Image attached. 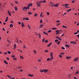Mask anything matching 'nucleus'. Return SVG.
<instances>
[{
    "instance_id": "6",
    "label": "nucleus",
    "mask_w": 79,
    "mask_h": 79,
    "mask_svg": "<svg viewBox=\"0 0 79 79\" xmlns=\"http://www.w3.org/2000/svg\"><path fill=\"white\" fill-rule=\"evenodd\" d=\"M79 60L78 58H76L74 59V61H77V60Z\"/></svg>"
},
{
    "instance_id": "4",
    "label": "nucleus",
    "mask_w": 79,
    "mask_h": 79,
    "mask_svg": "<svg viewBox=\"0 0 79 79\" xmlns=\"http://www.w3.org/2000/svg\"><path fill=\"white\" fill-rule=\"evenodd\" d=\"M24 19H25V20H27V21H28L29 20V18H25L23 19V21H24Z\"/></svg>"
},
{
    "instance_id": "59",
    "label": "nucleus",
    "mask_w": 79,
    "mask_h": 79,
    "mask_svg": "<svg viewBox=\"0 0 79 79\" xmlns=\"http://www.w3.org/2000/svg\"><path fill=\"white\" fill-rule=\"evenodd\" d=\"M77 37L78 38H79V34L76 35Z\"/></svg>"
},
{
    "instance_id": "46",
    "label": "nucleus",
    "mask_w": 79,
    "mask_h": 79,
    "mask_svg": "<svg viewBox=\"0 0 79 79\" xmlns=\"http://www.w3.org/2000/svg\"><path fill=\"white\" fill-rule=\"evenodd\" d=\"M43 3H46V1L44 0L43 1Z\"/></svg>"
},
{
    "instance_id": "11",
    "label": "nucleus",
    "mask_w": 79,
    "mask_h": 79,
    "mask_svg": "<svg viewBox=\"0 0 79 79\" xmlns=\"http://www.w3.org/2000/svg\"><path fill=\"white\" fill-rule=\"evenodd\" d=\"M52 44V43L51 42L49 44L47 45V47H49L50 45H51V44Z\"/></svg>"
},
{
    "instance_id": "20",
    "label": "nucleus",
    "mask_w": 79,
    "mask_h": 79,
    "mask_svg": "<svg viewBox=\"0 0 79 79\" xmlns=\"http://www.w3.org/2000/svg\"><path fill=\"white\" fill-rule=\"evenodd\" d=\"M43 33H44V34H46V35H48V33H46L45 31H44Z\"/></svg>"
},
{
    "instance_id": "50",
    "label": "nucleus",
    "mask_w": 79,
    "mask_h": 79,
    "mask_svg": "<svg viewBox=\"0 0 79 79\" xmlns=\"http://www.w3.org/2000/svg\"><path fill=\"white\" fill-rule=\"evenodd\" d=\"M28 27L29 28V29H31V27H30V25H28Z\"/></svg>"
},
{
    "instance_id": "51",
    "label": "nucleus",
    "mask_w": 79,
    "mask_h": 79,
    "mask_svg": "<svg viewBox=\"0 0 79 79\" xmlns=\"http://www.w3.org/2000/svg\"><path fill=\"white\" fill-rule=\"evenodd\" d=\"M79 72L78 71H77V72H76V74H78V73H79Z\"/></svg>"
},
{
    "instance_id": "47",
    "label": "nucleus",
    "mask_w": 79,
    "mask_h": 79,
    "mask_svg": "<svg viewBox=\"0 0 79 79\" xmlns=\"http://www.w3.org/2000/svg\"><path fill=\"white\" fill-rule=\"evenodd\" d=\"M62 49H63V50H64V49H65V48H64V47H62L61 48Z\"/></svg>"
},
{
    "instance_id": "7",
    "label": "nucleus",
    "mask_w": 79,
    "mask_h": 79,
    "mask_svg": "<svg viewBox=\"0 0 79 79\" xmlns=\"http://www.w3.org/2000/svg\"><path fill=\"white\" fill-rule=\"evenodd\" d=\"M56 35H57V34H59V32H60V31L59 30H56Z\"/></svg>"
},
{
    "instance_id": "57",
    "label": "nucleus",
    "mask_w": 79,
    "mask_h": 79,
    "mask_svg": "<svg viewBox=\"0 0 79 79\" xmlns=\"http://www.w3.org/2000/svg\"><path fill=\"white\" fill-rule=\"evenodd\" d=\"M26 48V47L25 45H24L23 46V48Z\"/></svg>"
},
{
    "instance_id": "24",
    "label": "nucleus",
    "mask_w": 79,
    "mask_h": 79,
    "mask_svg": "<svg viewBox=\"0 0 79 79\" xmlns=\"http://www.w3.org/2000/svg\"><path fill=\"white\" fill-rule=\"evenodd\" d=\"M7 76L8 77H9V78H11V77L9 75H7Z\"/></svg>"
},
{
    "instance_id": "44",
    "label": "nucleus",
    "mask_w": 79,
    "mask_h": 79,
    "mask_svg": "<svg viewBox=\"0 0 79 79\" xmlns=\"http://www.w3.org/2000/svg\"><path fill=\"white\" fill-rule=\"evenodd\" d=\"M60 21L58 20L56 22V23H60Z\"/></svg>"
},
{
    "instance_id": "26",
    "label": "nucleus",
    "mask_w": 79,
    "mask_h": 79,
    "mask_svg": "<svg viewBox=\"0 0 79 79\" xmlns=\"http://www.w3.org/2000/svg\"><path fill=\"white\" fill-rule=\"evenodd\" d=\"M28 76H30V77H32L33 76V75H31L29 74L28 75Z\"/></svg>"
},
{
    "instance_id": "32",
    "label": "nucleus",
    "mask_w": 79,
    "mask_h": 79,
    "mask_svg": "<svg viewBox=\"0 0 79 79\" xmlns=\"http://www.w3.org/2000/svg\"><path fill=\"white\" fill-rule=\"evenodd\" d=\"M59 57H60V58H62V55H59Z\"/></svg>"
},
{
    "instance_id": "43",
    "label": "nucleus",
    "mask_w": 79,
    "mask_h": 79,
    "mask_svg": "<svg viewBox=\"0 0 79 79\" xmlns=\"http://www.w3.org/2000/svg\"><path fill=\"white\" fill-rule=\"evenodd\" d=\"M63 27H64V28H67V27L64 26H62Z\"/></svg>"
},
{
    "instance_id": "3",
    "label": "nucleus",
    "mask_w": 79,
    "mask_h": 79,
    "mask_svg": "<svg viewBox=\"0 0 79 79\" xmlns=\"http://www.w3.org/2000/svg\"><path fill=\"white\" fill-rule=\"evenodd\" d=\"M50 54V56H51V57L52 58H53V52H51Z\"/></svg>"
},
{
    "instance_id": "25",
    "label": "nucleus",
    "mask_w": 79,
    "mask_h": 79,
    "mask_svg": "<svg viewBox=\"0 0 79 79\" xmlns=\"http://www.w3.org/2000/svg\"><path fill=\"white\" fill-rule=\"evenodd\" d=\"M40 71L41 73H43V72H44V70H40Z\"/></svg>"
},
{
    "instance_id": "34",
    "label": "nucleus",
    "mask_w": 79,
    "mask_h": 79,
    "mask_svg": "<svg viewBox=\"0 0 79 79\" xmlns=\"http://www.w3.org/2000/svg\"><path fill=\"white\" fill-rule=\"evenodd\" d=\"M52 32V30H49L48 31V32L49 33V32Z\"/></svg>"
},
{
    "instance_id": "56",
    "label": "nucleus",
    "mask_w": 79,
    "mask_h": 79,
    "mask_svg": "<svg viewBox=\"0 0 79 79\" xmlns=\"http://www.w3.org/2000/svg\"><path fill=\"white\" fill-rule=\"evenodd\" d=\"M56 39H59V38H60V37H58V36H56Z\"/></svg>"
},
{
    "instance_id": "12",
    "label": "nucleus",
    "mask_w": 79,
    "mask_h": 79,
    "mask_svg": "<svg viewBox=\"0 0 79 79\" xmlns=\"http://www.w3.org/2000/svg\"><path fill=\"white\" fill-rule=\"evenodd\" d=\"M8 14H9V16H11V14L10 13V11L9 10H8Z\"/></svg>"
},
{
    "instance_id": "53",
    "label": "nucleus",
    "mask_w": 79,
    "mask_h": 79,
    "mask_svg": "<svg viewBox=\"0 0 79 79\" xmlns=\"http://www.w3.org/2000/svg\"><path fill=\"white\" fill-rule=\"evenodd\" d=\"M50 60V58H48L47 59V61H49V60Z\"/></svg>"
},
{
    "instance_id": "54",
    "label": "nucleus",
    "mask_w": 79,
    "mask_h": 79,
    "mask_svg": "<svg viewBox=\"0 0 79 79\" xmlns=\"http://www.w3.org/2000/svg\"><path fill=\"white\" fill-rule=\"evenodd\" d=\"M24 9H25V10H27V7H25L24 8Z\"/></svg>"
},
{
    "instance_id": "48",
    "label": "nucleus",
    "mask_w": 79,
    "mask_h": 79,
    "mask_svg": "<svg viewBox=\"0 0 79 79\" xmlns=\"http://www.w3.org/2000/svg\"><path fill=\"white\" fill-rule=\"evenodd\" d=\"M14 47L16 48V44H15L14 45Z\"/></svg>"
},
{
    "instance_id": "10",
    "label": "nucleus",
    "mask_w": 79,
    "mask_h": 79,
    "mask_svg": "<svg viewBox=\"0 0 79 79\" xmlns=\"http://www.w3.org/2000/svg\"><path fill=\"white\" fill-rule=\"evenodd\" d=\"M28 5V6L30 7V6H32V3H30V4H29Z\"/></svg>"
},
{
    "instance_id": "62",
    "label": "nucleus",
    "mask_w": 79,
    "mask_h": 79,
    "mask_svg": "<svg viewBox=\"0 0 79 79\" xmlns=\"http://www.w3.org/2000/svg\"><path fill=\"white\" fill-rule=\"evenodd\" d=\"M10 79H15V78L14 77H12V78H10Z\"/></svg>"
},
{
    "instance_id": "1",
    "label": "nucleus",
    "mask_w": 79,
    "mask_h": 79,
    "mask_svg": "<svg viewBox=\"0 0 79 79\" xmlns=\"http://www.w3.org/2000/svg\"><path fill=\"white\" fill-rule=\"evenodd\" d=\"M36 4L38 6H40V1H36Z\"/></svg>"
},
{
    "instance_id": "22",
    "label": "nucleus",
    "mask_w": 79,
    "mask_h": 79,
    "mask_svg": "<svg viewBox=\"0 0 79 79\" xmlns=\"http://www.w3.org/2000/svg\"><path fill=\"white\" fill-rule=\"evenodd\" d=\"M43 26H44L43 25H41L40 26V28H42V27H43Z\"/></svg>"
},
{
    "instance_id": "38",
    "label": "nucleus",
    "mask_w": 79,
    "mask_h": 79,
    "mask_svg": "<svg viewBox=\"0 0 79 79\" xmlns=\"http://www.w3.org/2000/svg\"><path fill=\"white\" fill-rule=\"evenodd\" d=\"M60 55H64V53H63V52H61V53H60Z\"/></svg>"
},
{
    "instance_id": "31",
    "label": "nucleus",
    "mask_w": 79,
    "mask_h": 79,
    "mask_svg": "<svg viewBox=\"0 0 79 79\" xmlns=\"http://www.w3.org/2000/svg\"><path fill=\"white\" fill-rule=\"evenodd\" d=\"M71 9H70L69 10H67V12H69L70 11H71Z\"/></svg>"
},
{
    "instance_id": "2",
    "label": "nucleus",
    "mask_w": 79,
    "mask_h": 79,
    "mask_svg": "<svg viewBox=\"0 0 79 79\" xmlns=\"http://www.w3.org/2000/svg\"><path fill=\"white\" fill-rule=\"evenodd\" d=\"M49 5L50 6H51L52 7H54V4H53V3L52 2H50Z\"/></svg>"
},
{
    "instance_id": "52",
    "label": "nucleus",
    "mask_w": 79,
    "mask_h": 79,
    "mask_svg": "<svg viewBox=\"0 0 79 79\" xmlns=\"http://www.w3.org/2000/svg\"><path fill=\"white\" fill-rule=\"evenodd\" d=\"M42 20L41 19L40 20V23H42Z\"/></svg>"
},
{
    "instance_id": "33",
    "label": "nucleus",
    "mask_w": 79,
    "mask_h": 79,
    "mask_svg": "<svg viewBox=\"0 0 79 79\" xmlns=\"http://www.w3.org/2000/svg\"><path fill=\"white\" fill-rule=\"evenodd\" d=\"M70 44H74V41H72L70 42Z\"/></svg>"
},
{
    "instance_id": "15",
    "label": "nucleus",
    "mask_w": 79,
    "mask_h": 79,
    "mask_svg": "<svg viewBox=\"0 0 79 79\" xmlns=\"http://www.w3.org/2000/svg\"><path fill=\"white\" fill-rule=\"evenodd\" d=\"M65 46H66V47H67V48H69V47L70 46L69 45H68L67 44H65Z\"/></svg>"
},
{
    "instance_id": "9",
    "label": "nucleus",
    "mask_w": 79,
    "mask_h": 79,
    "mask_svg": "<svg viewBox=\"0 0 79 79\" xmlns=\"http://www.w3.org/2000/svg\"><path fill=\"white\" fill-rule=\"evenodd\" d=\"M8 17H6V19L5 20V22H7V21H8Z\"/></svg>"
},
{
    "instance_id": "41",
    "label": "nucleus",
    "mask_w": 79,
    "mask_h": 79,
    "mask_svg": "<svg viewBox=\"0 0 79 79\" xmlns=\"http://www.w3.org/2000/svg\"><path fill=\"white\" fill-rule=\"evenodd\" d=\"M13 60H17V59H16V58H13Z\"/></svg>"
},
{
    "instance_id": "23",
    "label": "nucleus",
    "mask_w": 79,
    "mask_h": 79,
    "mask_svg": "<svg viewBox=\"0 0 79 79\" xmlns=\"http://www.w3.org/2000/svg\"><path fill=\"white\" fill-rule=\"evenodd\" d=\"M10 27H13V25L12 24H10Z\"/></svg>"
},
{
    "instance_id": "36",
    "label": "nucleus",
    "mask_w": 79,
    "mask_h": 79,
    "mask_svg": "<svg viewBox=\"0 0 79 79\" xmlns=\"http://www.w3.org/2000/svg\"><path fill=\"white\" fill-rule=\"evenodd\" d=\"M11 56V57H12V58H15V56H14V55H12Z\"/></svg>"
},
{
    "instance_id": "19",
    "label": "nucleus",
    "mask_w": 79,
    "mask_h": 79,
    "mask_svg": "<svg viewBox=\"0 0 79 79\" xmlns=\"http://www.w3.org/2000/svg\"><path fill=\"white\" fill-rule=\"evenodd\" d=\"M37 16H38V14H35L34 15V16L35 17H36Z\"/></svg>"
},
{
    "instance_id": "13",
    "label": "nucleus",
    "mask_w": 79,
    "mask_h": 79,
    "mask_svg": "<svg viewBox=\"0 0 79 79\" xmlns=\"http://www.w3.org/2000/svg\"><path fill=\"white\" fill-rule=\"evenodd\" d=\"M21 26H22V27H24V26L25 25L24 24V23H21Z\"/></svg>"
},
{
    "instance_id": "30",
    "label": "nucleus",
    "mask_w": 79,
    "mask_h": 79,
    "mask_svg": "<svg viewBox=\"0 0 79 79\" xmlns=\"http://www.w3.org/2000/svg\"><path fill=\"white\" fill-rule=\"evenodd\" d=\"M7 53L8 54H11V52H10V51H8L7 52Z\"/></svg>"
},
{
    "instance_id": "40",
    "label": "nucleus",
    "mask_w": 79,
    "mask_h": 79,
    "mask_svg": "<svg viewBox=\"0 0 79 79\" xmlns=\"http://www.w3.org/2000/svg\"><path fill=\"white\" fill-rule=\"evenodd\" d=\"M27 10H29V6L28 5L27 6Z\"/></svg>"
},
{
    "instance_id": "45",
    "label": "nucleus",
    "mask_w": 79,
    "mask_h": 79,
    "mask_svg": "<svg viewBox=\"0 0 79 79\" xmlns=\"http://www.w3.org/2000/svg\"><path fill=\"white\" fill-rule=\"evenodd\" d=\"M39 38H40L41 37V35H40V34H39Z\"/></svg>"
},
{
    "instance_id": "27",
    "label": "nucleus",
    "mask_w": 79,
    "mask_h": 79,
    "mask_svg": "<svg viewBox=\"0 0 79 79\" xmlns=\"http://www.w3.org/2000/svg\"><path fill=\"white\" fill-rule=\"evenodd\" d=\"M28 15H32V13H31V12H28Z\"/></svg>"
},
{
    "instance_id": "61",
    "label": "nucleus",
    "mask_w": 79,
    "mask_h": 79,
    "mask_svg": "<svg viewBox=\"0 0 79 79\" xmlns=\"http://www.w3.org/2000/svg\"><path fill=\"white\" fill-rule=\"evenodd\" d=\"M58 39H59V40H61V38H59Z\"/></svg>"
},
{
    "instance_id": "55",
    "label": "nucleus",
    "mask_w": 79,
    "mask_h": 79,
    "mask_svg": "<svg viewBox=\"0 0 79 79\" xmlns=\"http://www.w3.org/2000/svg\"><path fill=\"white\" fill-rule=\"evenodd\" d=\"M77 32H75V33H74V34L75 35H76V34H77Z\"/></svg>"
},
{
    "instance_id": "63",
    "label": "nucleus",
    "mask_w": 79,
    "mask_h": 79,
    "mask_svg": "<svg viewBox=\"0 0 79 79\" xmlns=\"http://www.w3.org/2000/svg\"><path fill=\"white\" fill-rule=\"evenodd\" d=\"M10 23H13V21H10Z\"/></svg>"
},
{
    "instance_id": "5",
    "label": "nucleus",
    "mask_w": 79,
    "mask_h": 79,
    "mask_svg": "<svg viewBox=\"0 0 79 79\" xmlns=\"http://www.w3.org/2000/svg\"><path fill=\"white\" fill-rule=\"evenodd\" d=\"M14 9L16 11H18V7L16 6L14 7Z\"/></svg>"
},
{
    "instance_id": "58",
    "label": "nucleus",
    "mask_w": 79,
    "mask_h": 79,
    "mask_svg": "<svg viewBox=\"0 0 79 79\" xmlns=\"http://www.w3.org/2000/svg\"><path fill=\"white\" fill-rule=\"evenodd\" d=\"M47 13L48 15H50V13L48 12H47Z\"/></svg>"
},
{
    "instance_id": "21",
    "label": "nucleus",
    "mask_w": 79,
    "mask_h": 79,
    "mask_svg": "<svg viewBox=\"0 0 79 79\" xmlns=\"http://www.w3.org/2000/svg\"><path fill=\"white\" fill-rule=\"evenodd\" d=\"M4 62L5 64H8V63L7 62H6V61L4 60Z\"/></svg>"
},
{
    "instance_id": "8",
    "label": "nucleus",
    "mask_w": 79,
    "mask_h": 79,
    "mask_svg": "<svg viewBox=\"0 0 79 79\" xmlns=\"http://www.w3.org/2000/svg\"><path fill=\"white\" fill-rule=\"evenodd\" d=\"M58 5H59L58 4H54V7H58Z\"/></svg>"
},
{
    "instance_id": "60",
    "label": "nucleus",
    "mask_w": 79,
    "mask_h": 79,
    "mask_svg": "<svg viewBox=\"0 0 79 79\" xmlns=\"http://www.w3.org/2000/svg\"><path fill=\"white\" fill-rule=\"evenodd\" d=\"M42 3V1L41 0L40 2V3Z\"/></svg>"
},
{
    "instance_id": "37",
    "label": "nucleus",
    "mask_w": 79,
    "mask_h": 79,
    "mask_svg": "<svg viewBox=\"0 0 79 79\" xmlns=\"http://www.w3.org/2000/svg\"><path fill=\"white\" fill-rule=\"evenodd\" d=\"M33 52H34V53H35L36 54V50H33Z\"/></svg>"
},
{
    "instance_id": "49",
    "label": "nucleus",
    "mask_w": 79,
    "mask_h": 79,
    "mask_svg": "<svg viewBox=\"0 0 79 79\" xmlns=\"http://www.w3.org/2000/svg\"><path fill=\"white\" fill-rule=\"evenodd\" d=\"M68 5H69L68 4H66L64 5V6H68Z\"/></svg>"
},
{
    "instance_id": "29",
    "label": "nucleus",
    "mask_w": 79,
    "mask_h": 79,
    "mask_svg": "<svg viewBox=\"0 0 79 79\" xmlns=\"http://www.w3.org/2000/svg\"><path fill=\"white\" fill-rule=\"evenodd\" d=\"M45 38H44V39L42 40V42H44L45 41Z\"/></svg>"
},
{
    "instance_id": "64",
    "label": "nucleus",
    "mask_w": 79,
    "mask_h": 79,
    "mask_svg": "<svg viewBox=\"0 0 79 79\" xmlns=\"http://www.w3.org/2000/svg\"><path fill=\"white\" fill-rule=\"evenodd\" d=\"M15 3H18V2L17 1H15Z\"/></svg>"
},
{
    "instance_id": "28",
    "label": "nucleus",
    "mask_w": 79,
    "mask_h": 79,
    "mask_svg": "<svg viewBox=\"0 0 79 79\" xmlns=\"http://www.w3.org/2000/svg\"><path fill=\"white\" fill-rule=\"evenodd\" d=\"M60 44V41L57 42V45H59Z\"/></svg>"
},
{
    "instance_id": "16",
    "label": "nucleus",
    "mask_w": 79,
    "mask_h": 79,
    "mask_svg": "<svg viewBox=\"0 0 79 79\" xmlns=\"http://www.w3.org/2000/svg\"><path fill=\"white\" fill-rule=\"evenodd\" d=\"M52 30H56L57 29V28H52Z\"/></svg>"
},
{
    "instance_id": "18",
    "label": "nucleus",
    "mask_w": 79,
    "mask_h": 79,
    "mask_svg": "<svg viewBox=\"0 0 79 79\" xmlns=\"http://www.w3.org/2000/svg\"><path fill=\"white\" fill-rule=\"evenodd\" d=\"M20 57L21 59H24V57L23 56H20Z\"/></svg>"
},
{
    "instance_id": "17",
    "label": "nucleus",
    "mask_w": 79,
    "mask_h": 79,
    "mask_svg": "<svg viewBox=\"0 0 79 79\" xmlns=\"http://www.w3.org/2000/svg\"><path fill=\"white\" fill-rule=\"evenodd\" d=\"M48 71V70L44 69V73H47Z\"/></svg>"
},
{
    "instance_id": "35",
    "label": "nucleus",
    "mask_w": 79,
    "mask_h": 79,
    "mask_svg": "<svg viewBox=\"0 0 79 79\" xmlns=\"http://www.w3.org/2000/svg\"><path fill=\"white\" fill-rule=\"evenodd\" d=\"M58 41V40H55V42H57Z\"/></svg>"
},
{
    "instance_id": "42",
    "label": "nucleus",
    "mask_w": 79,
    "mask_h": 79,
    "mask_svg": "<svg viewBox=\"0 0 79 79\" xmlns=\"http://www.w3.org/2000/svg\"><path fill=\"white\" fill-rule=\"evenodd\" d=\"M45 43H48V40H45Z\"/></svg>"
},
{
    "instance_id": "14",
    "label": "nucleus",
    "mask_w": 79,
    "mask_h": 79,
    "mask_svg": "<svg viewBox=\"0 0 79 79\" xmlns=\"http://www.w3.org/2000/svg\"><path fill=\"white\" fill-rule=\"evenodd\" d=\"M66 59H70L71 58V56L69 57V56H66Z\"/></svg>"
},
{
    "instance_id": "39",
    "label": "nucleus",
    "mask_w": 79,
    "mask_h": 79,
    "mask_svg": "<svg viewBox=\"0 0 79 79\" xmlns=\"http://www.w3.org/2000/svg\"><path fill=\"white\" fill-rule=\"evenodd\" d=\"M44 52H48V51L47 50H45L44 51Z\"/></svg>"
}]
</instances>
